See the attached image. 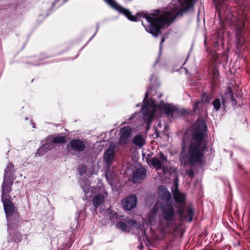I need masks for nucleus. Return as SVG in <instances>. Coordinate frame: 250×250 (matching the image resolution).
Returning <instances> with one entry per match:
<instances>
[{
  "instance_id": "obj_30",
  "label": "nucleus",
  "mask_w": 250,
  "mask_h": 250,
  "mask_svg": "<svg viewBox=\"0 0 250 250\" xmlns=\"http://www.w3.org/2000/svg\"><path fill=\"white\" fill-rule=\"evenodd\" d=\"M44 147V146L42 145V146L38 149L36 155L41 156L46 153L47 151Z\"/></svg>"
},
{
  "instance_id": "obj_11",
  "label": "nucleus",
  "mask_w": 250,
  "mask_h": 250,
  "mask_svg": "<svg viewBox=\"0 0 250 250\" xmlns=\"http://www.w3.org/2000/svg\"><path fill=\"white\" fill-rule=\"evenodd\" d=\"M115 145L112 143L109 145L108 148L104 152L103 160L105 163L106 167L110 168L113 164L115 158Z\"/></svg>"
},
{
  "instance_id": "obj_37",
  "label": "nucleus",
  "mask_w": 250,
  "mask_h": 250,
  "mask_svg": "<svg viewBox=\"0 0 250 250\" xmlns=\"http://www.w3.org/2000/svg\"><path fill=\"white\" fill-rule=\"evenodd\" d=\"M117 213L116 212H114V213L111 214L110 216V219L111 220H114V218H117Z\"/></svg>"
},
{
  "instance_id": "obj_43",
  "label": "nucleus",
  "mask_w": 250,
  "mask_h": 250,
  "mask_svg": "<svg viewBox=\"0 0 250 250\" xmlns=\"http://www.w3.org/2000/svg\"><path fill=\"white\" fill-rule=\"evenodd\" d=\"M141 106V104H140V103H139V104H137L136 105V107H139V106Z\"/></svg>"
},
{
  "instance_id": "obj_40",
  "label": "nucleus",
  "mask_w": 250,
  "mask_h": 250,
  "mask_svg": "<svg viewBox=\"0 0 250 250\" xmlns=\"http://www.w3.org/2000/svg\"><path fill=\"white\" fill-rule=\"evenodd\" d=\"M191 49H192V48H191V49H190V51L188 52V56H187V58H186V62H187V61L188 60V58H189V57L190 53V52H191Z\"/></svg>"
},
{
  "instance_id": "obj_14",
  "label": "nucleus",
  "mask_w": 250,
  "mask_h": 250,
  "mask_svg": "<svg viewBox=\"0 0 250 250\" xmlns=\"http://www.w3.org/2000/svg\"><path fill=\"white\" fill-rule=\"evenodd\" d=\"M14 180L7 178H3V183L1 186V199H6L9 196V193L12 190V187L13 184Z\"/></svg>"
},
{
  "instance_id": "obj_31",
  "label": "nucleus",
  "mask_w": 250,
  "mask_h": 250,
  "mask_svg": "<svg viewBox=\"0 0 250 250\" xmlns=\"http://www.w3.org/2000/svg\"><path fill=\"white\" fill-rule=\"evenodd\" d=\"M42 58L38 59V57L37 56L35 57V59L34 61L29 62V63L32 64L33 65H38L42 64V63L41 62L40 60L42 61Z\"/></svg>"
},
{
  "instance_id": "obj_51",
  "label": "nucleus",
  "mask_w": 250,
  "mask_h": 250,
  "mask_svg": "<svg viewBox=\"0 0 250 250\" xmlns=\"http://www.w3.org/2000/svg\"><path fill=\"white\" fill-rule=\"evenodd\" d=\"M80 174H81V175H82V174H83V173H82V172H80Z\"/></svg>"
},
{
  "instance_id": "obj_52",
  "label": "nucleus",
  "mask_w": 250,
  "mask_h": 250,
  "mask_svg": "<svg viewBox=\"0 0 250 250\" xmlns=\"http://www.w3.org/2000/svg\"><path fill=\"white\" fill-rule=\"evenodd\" d=\"M132 222H133V224L135 223V221H133Z\"/></svg>"
},
{
  "instance_id": "obj_27",
  "label": "nucleus",
  "mask_w": 250,
  "mask_h": 250,
  "mask_svg": "<svg viewBox=\"0 0 250 250\" xmlns=\"http://www.w3.org/2000/svg\"><path fill=\"white\" fill-rule=\"evenodd\" d=\"M116 227L122 230L123 231H125L127 229L126 224L122 221L117 222L116 224Z\"/></svg>"
},
{
  "instance_id": "obj_1",
  "label": "nucleus",
  "mask_w": 250,
  "mask_h": 250,
  "mask_svg": "<svg viewBox=\"0 0 250 250\" xmlns=\"http://www.w3.org/2000/svg\"><path fill=\"white\" fill-rule=\"evenodd\" d=\"M192 0H172L169 3L167 9L161 14L157 9L156 15L145 17L148 26L145 25L143 21L142 25L148 33L154 37H158L162 33L161 29H164L166 25H169L177 17L182 16L184 13L193 9Z\"/></svg>"
},
{
  "instance_id": "obj_35",
  "label": "nucleus",
  "mask_w": 250,
  "mask_h": 250,
  "mask_svg": "<svg viewBox=\"0 0 250 250\" xmlns=\"http://www.w3.org/2000/svg\"><path fill=\"white\" fill-rule=\"evenodd\" d=\"M165 39L164 37H163V38L161 39L160 44V46H159V55H160L161 54L162 50V44L164 42Z\"/></svg>"
},
{
  "instance_id": "obj_6",
  "label": "nucleus",
  "mask_w": 250,
  "mask_h": 250,
  "mask_svg": "<svg viewBox=\"0 0 250 250\" xmlns=\"http://www.w3.org/2000/svg\"><path fill=\"white\" fill-rule=\"evenodd\" d=\"M229 101H231L232 105H236V100L234 98L233 91L230 88L229 89V91L225 93L224 95H221L220 97H216L213 100L212 102V105L213 106V112H217L221 108L223 111H226V104Z\"/></svg>"
},
{
  "instance_id": "obj_9",
  "label": "nucleus",
  "mask_w": 250,
  "mask_h": 250,
  "mask_svg": "<svg viewBox=\"0 0 250 250\" xmlns=\"http://www.w3.org/2000/svg\"><path fill=\"white\" fill-rule=\"evenodd\" d=\"M160 209L162 216L166 222L169 223L173 220L175 211L173 206L170 203L162 204Z\"/></svg>"
},
{
  "instance_id": "obj_46",
  "label": "nucleus",
  "mask_w": 250,
  "mask_h": 250,
  "mask_svg": "<svg viewBox=\"0 0 250 250\" xmlns=\"http://www.w3.org/2000/svg\"><path fill=\"white\" fill-rule=\"evenodd\" d=\"M78 56H79V54H78V55H77V56H76L74 58V59H75L77 58L78 57Z\"/></svg>"
},
{
  "instance_id": "obj_25",
  "label": "nucleus",
  "mask_w": 250,
  "mask_h": 250,
  "mask_svg": "<svg viewBox=\"0 0 250 250\" xmlns=\"http://www.w3.org/2000/svg\"><path fill=\"white\" fill-rule=\"evenodd\" d=\"M104 176L109 185H112L114 183V180L112 177V173L110 170V168L107 167L105 170Z\"/></svg>"
},
{
  "instance_id": "obj_22",
  "label": "nucleus",
  "mask_w": 250,
  "mask_h": 250,
  "mask_svg": "<svg viewBox=\"0 0 250 250\" xmlns=\"http://www.w3.org/2000/svg\"><path fill=\"white\" fill-rule=\"evenodd\" d=\"M104 194L105 195L102 193H98L93 198L92 203L96 208H98L101 204L104 203L105 198L107 195V193L105 192Z\"/></svg>"
},
{
  "instance_id": "obj_15",
  "label": "nucleus",
  "mask_w": 250,
  "mask_h": 250,
  "mask_svg": "<svg viewBox=\"0 0 250 250\" xmlns=\"http://www.w3.org/2000/svg\"><path fill=\"white\" fill-rule=\"evenodd\" d=\"M137 202V197L135 194H131L126 197L122 202L124 208L126 210H131L134 208Z\"/></svg>"
},
{
  "instance_id": "obj_4",
  "label": "nucleus",
  "mask_w": 250,
  "mask_h": 250,
  "mask_svg": "<svg viewBox=\"0 0 250 250\" xmlns=\"http://www.w3.org/2000/svg\"><path fill=\"white\" fill-rule=\"evenodd\" d=\"M7 221V230L11 231V227L20 224L21 218L19 213L15 211V207L8 198L1 199Z\"/></svg>"
},
{
  "instance_id": "obj_45",
  "label": "nucleus",
  "mask_w": 250,
  "mask_h": 250,
  "mask_svg": "<svg viewBox=\"0 0 250 250\" xmlns=\"http://www.w3.org/2000/svg\"><path fill=\"white\" fill-rule=\"evenodd\" d=\"M156 135L157 136L159 134V133L156 131Z\"/></svg>"
},
{
  "instance_id": "obj_24",
  "label": "nucleus",
  "mask_w": 250,
  "mask_h": 250,
  "mask_svg": "<svg viewBox=\"0 0 250 250\" xmlns=\"http://www.w3.org/2000/svg\"><path fill=\"white\" fill-rule=\"evenodd\" d=\"M13 169V165L11 163H9L4 169L3 178H7L8 179H12L11 177L13 176L14 174Z\"/></svg>"
},
{
  "instance_id": "obj_47",
  "label": "nucleus",
  "mask_w": 250,
  "mask_h": 250,
  "mask_svg": "<svg viewBox=\"0 0 250 250\" xmlns=\"http://www.w3.org/2000/svg\"><path fill=\"white\" fill-rule=\"evenodd\" d=\"M238 167L239 168L241 167V165H240V164H239V165H238Z\"/></svg>"
},
{
  "instance_id": "obj_49",
  "label": "nucleus",
  "mask_w": 250,
  "mask_h": 250,
  "mask_svg": "<svg viewBox=\"0 0 250 250\" xmlns=\"http://www.w3.org/2000/svg\"><path fill=\"white\" fill-rule=\"evenodd\" d=\"M143 248V246H142L141 245H140V248Z\"/></svg>"
},
{
  "instance_id": "obj_10",
  "label": "nucleus",
  "mask_w": 250,
  "mask_h": 250,
  "mask_svg": "<svg viewBox=\"0 0 250 250\" xmlns=\"http://www.w3.org/2000/svg\"><path fill=\"white\" fill-rule=\"evenodd\" d=\"M155 106L163 111L167 117H170L171 118L173 117L174 113H179L180 112L177 106L172 105L169 104H166L162 100L160 101L159 103Z\"/></svg>"
},
{
  "instance_id": "obj_3",
  "label": "nucleus",
  "mask_w": 250,
  "mask_h": 250,
  "mask_svg": "<svg viewBox=\"0 0 250 250\" xmlns=\"http://www.w3.org/2000/svg\"><path fill=\"white\" fill-rule=\"evenodd\" d=\"M150 85L147 86V90L145 93V98L143 100V104L141 105V110L143 112V119L145 123L149 126L154 116V111L150 110L151 105L147 98L149 93L152 90H155L160 85V82L158 81L155 74H152L149 79Z\"/></svg>"
},
{
  "instance_id": "obj_20",
  "label": "nucleus",
  "mask_w": 250,
  "mask_h": 250,
  "mask_svg": "<svg viewBox=\"0 0 250 250\" xmlns=\"http://www.w3.org/2000/svg\"><path fill=\"white\" fill-rule=\"evenodd\" d=\"M80 184L81 187L85 194L89 193L90 191H91V192H94V189H99V186H96L95 187H93L91 188L89 181L87 180H83L80 181Z\"/></svg>"
},
{
  "instance_id": "obj_7",
  "label": "nucleus",
  "mask_w": 250,
  "mask_h": 250,
  "mask_svg": "<svg viewBox=\"0 0 250 250\" xmlns=\"http://www.w3.org/2000/svg\"><path fill=\"white\" fill-rule=\"evenodd\" d=\"M20 224L11 227V231H8L9 235L8 236V244L11 245L14 250L17 248V244L21 242L22 239H26V235L22 234L18 230L17 228Z\"/></svg>"
},
{
  "instance_id": "obj_8",
  "label": "nucleus",
  "mask_w": 250,
  "mask_h": 250,
  "mask_svg": "<svg viewBox=\"0 0 250 250\" xmlns=\"http://www.w3.org/2000/svg\"><path fill=\"white\" fill-rule=\"evenodd\" d=\"M244 27L245 25L243 22H241L235 26V42L238 50H241L242 47L246 45L247 43L245 37Z\"/></svg>"
},
{
  "instance_id": "obj_50",
  "label": "nucleus",
  "mask_w": 250,
  "mask_h": 250,
  "mask_svg": "<svg viewBox=\"0 0 250 250\" xmlns=\"http://www.w3.org/2000/svg\"><path fill=\"white\" fill-rule=\"evenodd\" d=\"M25 120H28V117H26V118H25Z\"/></svg>"
},
{
  "instance_id": "obj_12",
  "label": "nucleus",
  "mask_w": 250,
  "mask_h": 250,
  "mask_svg": "<svg viewBox=\"0 0 250 250\" xmlns=\"http://www.w3.org/2000/svg\"><path fill=\"white\" fill-rule=\"evenodd\" d=\"M132 130L131 128L128 126H124L120 129L119 140L120 145L124 146L128 143L131 135Z\"/></svg>"
},
{
  "instance_id": "obj_16",
  "label": "nucleus",
  "mask_w": 250,
  "mask_h": 250,
  "mask_svg": "<svg viewBox=\"0 0 250 250\" xmlns=\"http://www.w3.org/2000/svg\"><path fill=\"white\" fill-rule=\"evenodd\" d=\"M71 149L77 152H82L86 147V145L83 141L80 139H74L71 140L69 144Z\"/></svg>"
},
{
  "instance_id": "obj_21",
  "label": "nucleus",
  "mask_w": 250,
  "mask_h": 250,
  "mask_svg": "<svg viewBox=\"0 0 250 250\" xmlns=\"http://www.w3.org/2000/svg\"><path fill=\"white\" fill-rule=\"evenodd\" d=\"M159 195L161 199L163 201L168 202L171 200V195L169 191L167 190L164 186L159 187Z\"/></svg>"
},
{
  "instance_id": "obj_36",
  "label": "nucleus",
  "mask_w": 250,
  "mask_h": 250,
  "mask_svg": "<svg viewBox=\"0 0 250 250\" xmlns=\"http://www.w3.org/2000/svg\"><path fill=\"white\" fill-rule=\"evenodd\" d=\"M140 112V111H139V112H135V113H133L130 117L128 119H127V120L128 121L129 120H132V119H133L134 118V117L137 115H138L139 113ZM127 120V118H125V120Z\"/></svg>"
},
{
  "instance_id": "obj_19",
  "label": "nucleus",
  "mask_w": 250,
  "mask_h": 250,
  "mask_svg": "<svg viewBox=\"0 0 250 250\" xmlns=\"http://www.w3.org/2000/svg\"><path fill=\"white\" fill-rule=\"evenodd\" d=\"M173 197L175 201L179 204H183L185 202V195L184 193L180 192L178 189V187H176L173 192Z\"/></svg>"
},
{
  "instance_id": "obj_29",
  "label": "nucleus",
  "mask_w": 250,
  "mask_h": 250,
  "mask_svg": "<svg viewBox=\"0 0 250 250\" xmlns=\"http://www.w3.org/2000/svg\"><path fill=\"white\" fill-rule=\"evenodd\" d=\"M202 103V101L199 100H197L193 103V110L196 113L198 112L200 110L199 104Z\"/></svg>"
},
{
  "instance_id": "obj_42",
  "label": "nucleus",
  "mask_w": 250,
  "mask_h": 250,
  "mask_svg": "<svg viewBox=\"0 0 250 250\" xmlns=\"http://www.w3.org/2000/svg\"><path fill=\"white\" fill-rule=\"evenodd\" d=\"M32 127L33 128H35V125L34 123L32 122Z\"/></svg>"
},
{
  "instance_id": "obj_28",
  "label": "nucleus",
  "mask_w": 250,
  "mask_h": 250,
  "mask_svg": "<svg viewBox=\"0 0 250 250\" xmlns=\"http://www.w3.org/2000/svg\"><path fill=\"white\" fill-rule=\"evenodd\" d=\"M50 141L51 140H49V141H47L46 140V138H45V139L43 140H42V142H41V143L42 145L43 146H44V148L46 149V150H47V151L49 150H51L52 149V146H51L49 144V143L50 142Z\"/></svg>"
},
{
  "instance_id": "obj_44",
  "label": "nucleus",
  "mask_w": 250,
  "mask_h": 250,
  "mask_svg": "<svg viewBox=\"0 0 250 250\" xmlns=\"http://www.w3.org/2000/svg\"><path fill=\"white\" fill-rule=\"evenodd\" d=\"M128 123L127 122H125V121H124L123 124H127Z\"/></svg>"
},
{
  "instance_id": "obj_39",
  "label": "nucleus",
  "mask_w": 250,
  "mask_h": 250,
  "mask_svg": "<svg viewBox=\"0 0 250 250\" xmlns=\"http://www.w3.org/2000/svg\"><path fill=\"white\" fill-rule=\"evenodd\" d=\"M178 213L179 216L184 219V217L185 216L184 211L183 210H179L178 211Z\"/></svg>"
},
{
  "instance_id": "obj_23",
  "label": "nucleus",
  "mask_w": 250,
  "mask_h": 250,
  "mask_svg": "<svg viewBox=\"0 0 250 250\" xmlns=\"http://www.w3.org/2000/svg\"><path fill=\"white\" fill-rule=\"evenodd\" d=\"M133 143L136 146L141 147L146 144V140L142 135L137 134L133 137Z\"/></svg>"
},
{
  "instance_id": "obj_17",
  "label": "nucleus",
  "mask_w": 250,
  "mask_h": 250,
  "mask_svg": "<svg viewBox=\"0 0 250 250\" xmlns=\"http://www.w3.org/2000/svg\"><path fill=\"white\" fill-rule=\"evenodd\" d=\"M146 176V170L143 167L137 168L133 172V181L138 183L145 179Z\"/></svg>"
},
{
  "instance_id": "obj_26",
  "label": "nucleus",
  "mask_w": 250,
  "mask_h": 250,
  "mask_svg": "<svg viewBox=\"0 0 250 250\" xmlns=\"http://www.w3.org/2000/svg\"><path fill=\"white\" fill-rule=\"evenodd\" d=\"M193 215L194 210L191 208H188L187 210V212L185 215L184 219L190 222L193 220Z\"/></svg>"
},
{
  "instance_id": "obj_5",
  "label": "nucleus",
  "mask_w": 250,
  "mask_h": 250,
  "mask_svg": "<svg viewBox=\"0 0 250 250\" xmlns=\"http://www.w3.org/2000/svg\"><path fill=\"white\" fill-rule=\"evenodd\" d=\"M106 3H107L110 7L114 10L117 11L121 14L124 15L129 20L133 21H140L141 18H143L145 20V21L147 23V25L145 24L144 22V24L146 26H148V24L146 21L145 17L146 16L150 17L152 15H156L155 14H148L144 13H138L135 16L131 15V12L127 9L124 8L121 5L118 4L115 0H103ZM142 21L144 22L142 19ZM143 22H142V23Z\"/></svg>"
},
{
  "instance_id": "obj_32",
  "label": "nucleus",
  "mask_w": 250,
  "mask_h": 250,
  "mask_svg": "<svg viewBox=\"0 0 250 250\" xmlns=\"http://www.w3.org/2000/svg\"><path fill=\"white\" fill-rule=\"evenodd\" d=\"M210 97L206 93H204L202 96V100L205 103H208L210 100Z\"/></svg>"
},
{
  "instance_id": "obj_53",
  "label": "nucleus",
  "mask_w": 250,
  "mask_h": 250,
  "mask_svg": "<svg viewBox=\"0 0 250 250\" xmlns=\"http://www.w3.org/2000/svg\"><path fill=\"white\" fill-rule=\"evenodd\" d=\"M42 17V15H40V16H39V17H40H40Z\"/></svg>"
},
{
  "instance_id": "obj_33",
  "label": "nucleus",
  "mask_w": 250,
  "mask_h": 250,
  "mask_svg": "<svg viewBox=\"0 0 250 250\" xmlns=\"http://www.w3.org/2000/svg\"><path fill=\"white\" fill-rule=\"evenodd\" d=\"M186 174L190 177L193 178L194 176V173L193 169H189L186 171Z\"/></svg>"
},
{
  "instance_id": "obj_41",
  "label": "nucleus",
  "mask_w": 250,
  "mask_h": 250,
  "mask_svg": "<svg viewBox=\"0 0 250 250\" xmlns=\"http://www.w3.org/2000/svg\"><path fill=\"white\" fill-rule=\"evenodd\" d=\"M158 62H159V58H158V59L156 60L155 62V63L154 64V67H155V65L158 63Z\"/></svg>"
},
{
  "instance_id": "obj_34",
  "label": "nucleus",
  "mask_w": 250,
  "mask_h": 250,
  "mask_svg": "<svg viewBox=\"0 0 250 250\" xmlns=\"http://www.w3.org/2000/svg\"><path fill=\"white\" fill-rule=\"evenodd\" d=\"M99 24H97V28H96V32H95V33L94 34V35H93V36H92V37L89 39V40H88V41L87 42V43L82 47V48L81 49V50H82V49H83V48L85 46V45H86V44H87V43H88V42H90V41H91V40L94 38V37L95 36V35H96V33H97V31H98V29H99Z\"/></svg>"
},
{
  "instance_id": "obj_48",
  "label": "nucleus",
  "mask_w": 250,
  "mask_h": 250,
  "mask_svg": "<svg viewBox=\"0 0 250 250\" xmlns=\"http://www.w3.org/2000/svg\"><path fill=\"white\" fill-rule=\"evenodd\" d=\"M143 248V246H142L141 245H140V248Z\"/></svg>"
},
{
  "instance_id": "obj_13",
  "label": "nucleus",
  "mask_w": 250,
  "mask_h": 250,
  "mask_svg": "<svg viewBox=\"0 0 250 250\" xmlns=\"http://www.w3.org/2000/svg\"><path fill=\"white\" fill-rule=\"evenodd\" d=\"M159 158L157 157H153L150 160V164L151 166L156 169L160 170L163 168V166L164 165L165 163L167 162V157L162 152L159 153Z\"/></svg>"
},
{
  "instance_id": "obj_18",
  "label": "nucleus",
  "mask_w": 250,
  "mask_h": 250,
  "mask_svg": "<svg viewBox=\"0 0 250 250\" xmlns=\"http://www.w3.org/2000/svg\"><path fill=\"white\" fill-rule=\"evenodd\" d=\"M46 140L47 141L51 140L50 142L53 144H64L66 142L65 137L60 134L49 135L46 137Z\"/></svg>"
},
{
  "instance_id": "obj_2",
  "label": "nucleus",
  "mask_w": 250,
  "mask_h": 250,
  "mask_svg": "<svg viewBox=\"0 0 250 250\" xmlns=\"http://www.w3.org/2000/svg\"><path fill=\"white\" fill-rule=\"evenodd\" d=\"M207 125L203 120L196 121L192 134L190 144L188 146V153L180 158L181 165L186 167L188 165L195 166L201 161L207 150V144L201 146L202 143L207 136Z\"/></svg>"
},
{
  "instance_id": "obj_38",
  "label": "nucleus",
  "mask_w": 250,
  "mask_h": 250,
  "mask_svg": "<svg viewBox=\"0 0 250 250\" xmlns=\"http://www.w3.org/2000/svg\"><path fill=\"white\" fill-rule=\"evenodd\" d=\"M74 225H73V227H72L71 228L72 229H74V228H76L78 225V224H79V222H78V219L77 218H75V220H74Z\"/></svg>"
}]
</instances>
